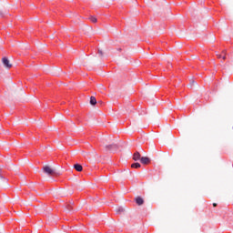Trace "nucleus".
I'll return each instance as SVG.
<instances>
[{
    "label": "nucleus",
    "instance_id": "5",
    "mask_svg": "<svg viewBox=\"0 0 233 233\" xmlns=\"http://www.w3.org/2000/svg\"><path fill=\"white\" fill-rule=\"evenodd\" d=\"M133 159L134 161H139V159H141V154L139 153V151L134 153Z\"/></svg>",
    "mask_w": 233,
    "mask_h": 233
},
{
    "label": "nucleus",
    "instance_id": "14",
    "mask_svg": "<svg viewBox=\"0 0 233 233\" xmlns=\"http://www.w3.org/2000/svg\"><path fill=\"white\" fill-rule=\"evenodd\" d=\"M98 54H100V56H103V51H98Z\"/></svg>",
    "mask_w": 233,
    "mask_h": 233
},
{
    "label": "nucleus",
    "instance_id": "12",
    "mask_svg": "<svg viewBox=\"0 0 233 233\" xmlns=\"http://www.w3.org/2000/svg\"><path fill=\"white\" fill-rule=\"evenodd\" d=\"M218 59H221V57H223V55H217Z\"/></svg>",
    "mask_w": 233,
    "mask_h": 233
},
{
    "label": "nucleus",
    "instance_id": "7",
    "mask_svg": "<svg viewBox=\"0 0 233 233\" xmlns=\"http://www.w3.org/2000/svg\"><path fill=\"white\" fill-rule=\"evenodd\" d=\"M90 105H92L93 106L97 105V100L96 99V96L90 97Z\"/></svg>",
    "mask_w": 233,
    "mask_h": 233
},
{
    "label": "nucleus",
    "instance_id": "2",
    "mask_svg": "<svg viewBox=\"0 0 233 233\" xmlns=\"http://www.w3.org/2000/svg\"><path fill=\"white\" fill-rule=\"evenodd\" d=\"M2 63L5 68H12V64H10V60H8L6 57L2 58Z\"/></svg>",
    "mask_w": 233,
    "mask_h": 233
},
{
    "label": "nucleus",
    "instance_id": "15",
    "mask_svg": "<svg viewBox=\"0 0 233 233\" xmlns=\"http://www.w3.org/2000/svg\"><path fill=\"white\" fill-rule=\"evenodd\" d=\"M213 207H218V204H216V203H213Z\"/></svg>",
    "mask_w": 233,
    "mask_h": 233
},
{
    "label": "nucleus",
    "instance_id": "10",
    "mask_svg": "<svg viewBox=\"0 0 233 233\" xmlns=\"http://www.w3.org/2000/svg\"><path fill=\"white\" fill-rule=\"evenodd\" d=\"M106 148H117V146L116 145H110V146H107Z\"/></svg>",
    "mask_w": 233,
    "mask_h": 233
},
{
    "label": "nucleus",
    "instance_id": "6",
    "mask_svg": "<svg viewBox=\"0 0 233 233\" xmlns=\"http://www.w3.org/2000/svg\"><path fill=\"white\" fill-rule=\"evenodd\" d=\"M74 168L76 170V172H82L83 171V166L79 164L74 165Z\"/></svg>",
    "mask_w": 233,
    "mask_h": 233
},
{
    "label": "nucleus",
    "instance_id": "9",
    "mask_svg": "<svg viewBox=\"0 0 233 233\" xmlns=\"http://www.w3.org/2000/svg\"><path fill=\"white\" fill-rule=\"evenodd\" d=\"M91 23H97V18L96 16L89 17Z\"/></svg>",
    "mask_w": 233,
    "mask_h": 233
},
{
    "label": "nucleus",
    "instance_id": "8",
    "mask_svg": "<svg viewBox=\"0 0 233 233\" xmlns=\"http://www.w3.org/2000/svg\"><path fill=\"white\" fill-rule=\"evenodd\" d=\"M131 168H141V164L134 163L131 165Z\"/></svg>",
    "mask_w": 233,
    "mask_h": 233
},
{
    "label": "nucleus",
    "instance_id": "16",
    "mask_svg": "<svg viewBox=\"0 0 233 233\" xmlns=\"http://www.w3.org/2000/svg\"><path fill=\"white\" fill-rule=\"evenodd\" d=\"M116 212H123V209H118Z\"/></svg>",
    "mask_w": 233,
    "mask_h": 233
},
{
    "label": "nucleus",
    "instance_id": "11",
    "mask_svg": "<svg viewBox=\"0 0 233 233\" xmlns=\"http://www.w3.org/2000/svg\"><path fill=\"white\" fill-rule=\"evenodd\" d=\"M222 59L225 61V59H227V55H222Z\"/></svg>",
    "mask_w": 233,
    "mask_h": 233
},
{
    "label": "nucleus",
    "instance_id": "17",
    "mask_svg": "<svg viewBox=\"0 0 233 233\" xmlns=\"http://www.w3.org/2000/svg\"><path fill=\"white\" fill-rule=\"evenodd\" d=\"M0 15H3V11L0 10Z\"/></svg>",
    "mask_w": 233,
    "mask_h": 233
},
{
    "label": "nucleus",
    "instance_id": "4",
    "mask_svg": "<svg viewBox=\"0 0 233 233\" xmlns=\"http://www.w3.org/2000/svg\"><path fill=\"white\" fill-rule=\"evenodd\" d=\"M140 162L142 165H148V163H150V158H148V157H142Z\"/></svg>",
    "mask_w": 233,
    "mask_h": 233
},
{
    "label": "nucleus",
    "instance_id": "3",
    "mask_svg": "<svg viewBox=\"0 0 233 233\" xmlns=\"http://www.w3.org/2000/svg\"><path fill=\"white\" fill-rule=\"evenodd\" d=\"M135 201H136L137 205H138V207H141V205H143L145 203V200L141 197H137L135 198Z\"/></svg>",
    "mask_w": 233,
    "mask_h": 233
},
{
    "label": "nucleus",
    "instance_id": "1",
    "mask_svg": "<svg viewBox=\"0 0 233 233\" xmlns=\"http://www.w3.org/2000/svg\"><path fill=\"white\" fill-rule=\"evenodd\" d=\"M42 170L44 174H46V176H49V177L56 176V169L49 165L44 166L42 167Z\"/></svg>",
    "mask_w": 233,
    "mask_h": 233
},
{
    "label": "nucleus",
    "instance_id": "13",
    "mask_svg": "<svg viewBox=\"0 0 233 233\" xmlns=\"http://www.w3.org/2000/svg\"><path fill=\"white\" fill-rule=\"evenodd\" d=\"M222 56H227V51H223Z\"/></svg>",
    "mask_w": 233,
    "mask_h": 233
}]
</instances>
